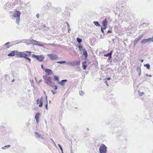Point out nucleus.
<instances>
[{"label":"nucleus","instance_id":"obj_15","mask_svg":"<svg viewBox=\"0 0 153 153\" xmlns=\"http://www.w3.org/2000/svg\"><path fill=\"white\" fill-rule=\"evenodd\" d=\"M149 42L147 39H144L142 40L141 42V43L143 44H144L146 43Z\"/></svg>","mask_w":153,"mask_h":153},{"label":"nucleus","instance_id":"obj_38","mask_svg":"<svg viewBox=\"0 0 153 153\" xmlns=\"http://www.w3.org/2000/svg\"><path fill=\"white\" fill-rule=\"evenodd\" d=\"M36 16L38 18H39V15L38 14H37L36 15Z\"/></svg>","mask_w":153,"mask_h":153},{"label":"nucleus","instance_id":"obj_8","mask_svg":"<svg viewBox=\"0 0 153 153\" xmlns=\"http://www.w3.org/2000/svg\"><path fill=\"white\" fill-rule=\"evenodd\" d=\"M16 13H14L13 16L15 18H18L20 17V15L21 14V12L19 11H16Z\"/></svg>","mask_w":153,"mask_h":153},{"label":"nucleus","instance_id":"obj_33","mask_svg":"<svg viewBox=\"0 0 153 153\" xmlns=\"http://www.w3.org/2000/svg\"><path fill=\"white\" fill-rule=\"evenodd\" d=\"M82 66L83 67V69L85 70V69L86 68V67H87L85 65H83Z\"/></svg>","mask_w":153,"mask_h":153},{"label":"nucleus","instance_id":"obj_44","mask_svg":"<svg viewBox=\"0 0 153 153\" xmlns=\"http://www.w3.org/2000/svg\"><path fill=\"white\" fill-rule=\"evenodd\" d=\"M105 82H106V84L107 85V86H108V84H107V81H105Z\"/></svg>","mask_w":153,"mask_h":153},{"label":"nucleus","instance_id":"obj_20","mask_svg":"<svg viewBox=\"0 0 153 153\" xmlns=\"http://www.w3.org/2000/svg\"><path fill=\"white\" fill-rule=\"evenodd\" d=\"M20 20V17L17 18L16 20V23L18 24H19V22Z\"/></svg>","mask_w":153,"mask_h":153},{"label":"nucleus","instance_id":"obj_24","mask_svg":"<svg viewBox=\"0 0 153 153\" xmlns=\"http://www.w3.org/2000/svg\"><path fill=\"white\" fill-rule=\"evenodd\" d=\"M149 42H153V36L152 38H149L147 39Z\"/></svg>","mask_w":153,"mask_h":153},{"label":"nucleus","instance_id":"obj_6","mask_svg":"<svg viewBox=\"0 0 153 153\" xmlns=\"http://www.w3.org/2000/svg\"><path fill=\"white\" fill-rule=\"evenodd\" d=\"M80 61H76L75 62H69L67 63V64L69 66H75L77 65H79Z\"/></svg>","mask_w":153,"mask_h":153},{"label":"nucleus","instance_id":"obj_29","mask_svg":"<svg viewBox=\"0 0 153 153\" xmlns=\"http://www.w3.org/2000/svg\"><path fill=\"white\" fill-rule=\"evenodd\" d=\"M57 63L59 64L65 63H66V62L65 61H59L57 62Z\"/></svg>","mask_w":153,"mask_h":153},{"label":"nucleus","instance_id":"obj_21","mask_svg":"<svg viewBox=\"0 0 153 153\" xmlns=\"http://www.w3.org/2000/svg\"><path fill=\"white\" fill-rule=\"evenodd\" d=\"M94 23L96 26H100V25L97 22L95 21L94 22Z\"/></svg>","mask_w":153,"mask_h":153},{"label":"nucleus","instance_id":"obj_39","mask_svg":"<svg viewBox=\"0 0 153 153\" xmlns=\"http://www.w3.org/2000/svg\"><path fill=\"white\" fill-rule=\"evenodd\" d=\"M51 91L53 94H55L56 93V92H54L53 91Z\"/></svg>","mask_w":153,"mask_h":153},{"label":"nucleus","instance_id":"obj_16","mask_svg":"<svg viewBox=\"0 0 153 153\" xmlns=\"http://www.w3.org/2000/svg\"><path fill=\"white\" fill-rule=\"evenodd\" d=\"M83 55L85 56V57L86 58L88 56V53L87 51L84 49L83 50Z\"/></svg>","mask_w":153,"mask_h":153},{"label":"nucleus","instance_id":"obj_31","mask_svg":"<svg viewBox=\"0 0 153 153\" xmlns=\"http://www.w3.org/2000/svg\"><path fill=\"white\" fill-rule=\"evenodd\" d=\"M45 108L48 110V102L47 101H46L45 102Z\"/></svg>","mask_w":153,"mask_h":153},{"label":"nucleus","instance_id":"obj_19","mask_svg":"<svg viewBox=\"0 0 153 153\" xmlns=\"http://www.w3.org/2000/svg\"><path fill=\"white\" fill-rule=\"evenodd\" d=\"M16 55L17 56V57H20V52L16 51Z\"/></svg>","mask_w":153,"mask_h":153},{"label":"nucleus","instance_id":"obj_18","mask_svg":"<svg viewBox=\"0 0 153 153\" xmlns=\"http://www.w3.org/2000/svg\"><path fill=\"white\" fill-rule=\"evenodd\" d=\"M111 52H110V53H108L107 54H105L104 55V56H105L109 57L111 56Z\"/></svg>","mask_w":153,"mask_h":153},{"label":"nucleus","instance_id":"obj_13","mask_svg":"<svg viewBox=\"0 0 153 153\" xmlns=\"http://www.w3.org/2000/svg\"><path fill=\"white\" fill-rule=\"evenodd\" d=\"M137 71L138 74L139 76L141 75V69L140 66H138L137 68Z\"/></svg>","mask_w":153,"mask_h":153},{"label":"nucleus","instance_id":"obj_1","mask_svg":"<svg viewBox=\"0 0 153 153\" xmlns=\"http://www.w3.org/2000/svg\"><path fill=\"white\" fill-rule=\"evenodd\" d=\"M31 52L30 51H27L25 52H20V57L25 58L29 61V62H30L31 59L28 57V56L31 55Z\"/></svg>","mask_w":153,"mask_h":153},{"label":"nucleus","instance_id":"obj_40","mask_svg":"<svg viewBox=\"0 0 153 153\" xmlns=\"http://www.w3.org/2000/svg\"><path fill=\"white\" fill-rule=\"evenodd\" d=\"M111 32V31L109 30H108L107 32L108 33H110Z\"/></svg>","mask_w":153,"mask_h":153},{"label":"nucleus","instance_id":"obj_25","mask_svg":"<svg viewBox=\"0 0 153 153\" xmlns=\"http://www.w3.org/2000/svg\"><path fill=\"white\" fill-rule=\"evenodd\" d=\"M9 44H10L9 42H7L5 44V45L7 46V48H8L10 47L9 46Z\"/></svg>","mask_w":153,"mask_h":153},{"label":"nucleus","instance_id":"obj_11","mask_svg":"<svg viewBox=\"0 0 153 153\" xmlns=\"http://www.w3.org/2000/svg\"><path fill=\"white\" fill-rule=\"evenodd\" d=\"M40 114L39 113H37L36 114L35 116V118L36 119V121L37 123H38L39 121V118L40 117Z\"/></svg>","mask_w":153,"mask_h":153},{"label":"nucleus","instance_id":"obj_3","mask_svg":"<svg viewBox=\"0 0 153 153\" xmlns=\"http://www.w3.org/2000/svg\"><path fill=\"white\" fill-rule=\"evenodd\" d=\"M100 153H106L107 147L104 144H102L99 149Z\"/></svg>","mask_w":153,"mask_h":153},{"label":"nucleus","instance_id":"obj_46","mask_svg":"<svg viewBox=\"0 0 153 153\" xmlns=\"http://www.w3.org/2000/svg\"><path fill=\"white\" fill-rule=\"evenodd\" d=\"M14 81V79H13L12 80V82H13Z\"/></svg>","mask_w":153,"mask_h":153},{"label":"nucleus","instance_id":"obj_7","mask_svg":"<svg viewBox=\"0 0 153 153\" xmlns=\"http://www.w3.org/2000/svg\"><path fill=\"white\" fill-rule=\"evenodd\" d=\"M47 56L51 60H56L58 58V56L56 54H48Z\"/></svg>","mask_w":153,"mask_h":153},{"label":"nucleus","instance_id":"obj_45","mask_svg":"<svg viewBox=\"0 0 153 153\" xmlns=\"http://www.w3.org/2000/svg\"><path fill=\"white\" fill-rule=\"evenodd\" d=\"M149 76H152L151 75H149Z\"/></svg>","mask_w":153,"mask_h":153},{"label":"nucleus","instance_id":"obj_9","mask_svg":"<svg viewBox=\"0 0 153 153\" xmlns=\"http://www.w3.org/2000/svg\"><path fill=\"white\" fill-rule=\"evenodd\" d=\"M42 98H41L40 99H38L36 100L37 104L39 105V107H41L42 106Z\"/></svg>","mask_w":153,"mask_h":153},{"label":"nucleus","instance_id":"obj_47","mask_svg":"<svg viewBox=\"0 0 153 153\" xmlns=\"http://www.w3.org/2000/svg\"><path fill=\"white\" fill-rule=\"evenodd\" d=\"M80 95H81V94H82V93H81L80 92Z\"/></svg>","mask_w":153,"mask_h":153},{"label":"nucleus","instance_id":"obj_5","mask_svg":"<svg viewBox=\"0 0 153 153\" xmlns=\"http://www.w3.org/2000/svg\"><path fill=\"white\" fill-rule=\"evenodd\" d=\"M45 82L48 85L51 86L53 84L51 81L50 77H45Z\"/></svg>","mask_w":153,"mask_h":153},{"label":"nucleus","instance_id":"obj_43","mask_svg":"<svg viewBox=\"0 0 153 153\" xmlns=\"http://www.w3.org/2000/svg\"><path fill=\"white\" fill-rule=\"evenodd\" d=\"M110 79V78L109 77H108V78H107V79H108V80Z\"/></svg>","mask_w":153,"mask_h":153},{"label":"nucleus","instance_id":"obj_30","mask_svg":"<svg viewBox=\"0 0 153 153\" xmlns=\"http://www.w3.org/2000/svg\"><path fill=\"white\" fill-rule=\"evenodd\" d=\"M140 39L139 38H137V39H135L134 42H135L136 43V42H138Z\"/></svg>","mask_w":153,"mask_h":153},{"label":"nucleus","instance_id":"obj_34","mask_svg":"<svg viewBox=\"0 0 153 153\" xmlns=\"http://www.w3.org/2000/svg\"><path fill=\"white\" fill-rule=\"evenodd\" d=\"M58 146H59V148H60V149L62 151V147L61 146H60V145H59V144H58Z\"/></svg>","mask_w":153,"mask_h":153},{"label":"nucleus","instance_id":"obj_35","mask_svg":"<svg viewBox=\"0 0 153 153\" xmlns=\"http://www.w3.org/2000/svg\"><path fill=\"white\" fill-rule=\"evenodd\" d=\"M41 68H42V69L43 70H45V68L44 67L43 65H42V64L41 65Z\"/></svg>","mask_w":153,"mask_h":153},{"label":"nucleus","instance_id":"obj_22","mask_svg":"<svg viewBox=\"0 0 153 153\" xmlns=\"http://www.w3.org/2000/svg\"><path fill=\"white\" fill-rule=\"evenodd\" d=\"M35 136L37 138L39 137L40 136V135H39L37 132H36L35 133Z\"/></svg>","mask_w":153,"mask_h":153},{"label":"nucleus","instance_id":"obj_36","mask_svg":"<svg viewBox=\"0 0 153 153\" xmlns=\"http://www.w3.org/2000/svg\"><path fill=\"white\" fill-rule=\"evenodd\" d=\"M143 36V35H141L140 36H139V37L138 38H140V39H141V38Z\"/></svg>","mask_w":153,"mask_h":153},{"label":"nucleus","instance_id":"obj_28","mask_svg":"<svg viewBox=\"0 0 153 153\" xmlns=\"http://www.w3.org/2000/svg\"><path fill=\"white\" fill-rule=\"evenodd\" d=\"M138 91V92H139V95L140 96H142L144 94V93L143 92H140L139 91Z\"/></svg>","mask_w":153,"mask_h":153},{"label":"nucleus","instance_id":"obj_4","mask_svg":"<svg viewBox=\"0 0 153 153\" xmlns=\"http://www.w3.org/2000/svg\"><path fill=\"white\" fill-rule=\"evenodd\" d=\"M107 21L106 19H105L103 21L102 23L103 27H101V31L102 33H104V31L103 30H105L106 28V26L107 25Z\"/></svg>","mask_w":153,"mask_h":153},{"label":"nucleus","instance_id":"obj_48","mask_svg":"<svg viewBox=\"0 0 153 153\" xmlns=\"http://www.w3.org/2000/svg\"><path fill=\"white\" fill-rule=\"evenodd\" d=\"M80 95H81V94H82V93H81L80 92Z\"/></svg>","mask_w":153,"mask_h":153},{"label":"nucleus","instance_id":"obj_41","mask_svg":"<svg viewBox=\"0 0 153 153\" xmlns=\"http://www.w3.org/2000/svg\"><path fill=\"white\" fill-rule=\"evenodd\" d=\"M67 26H68V28H69V25L68 24H67Z\"/></svg>","mask_w":153,"mask_h":153},{"label":"nucleus","instance_id":"obj_2","mask_svg":"<svg viewBox=\"0 0 153 153\" xmlns=\"http://www.w3.org/2000/svg\"><path fill=\"white\" fill-rule=\"evenodd\" d=\"M32 56L36 58L40 62L43 61L45 59V57L42 55H36L34 54H33Z\"/></svg>","mask_w":153,"mask_h":153},{"label":"nucleus","instance_id":"obj_12","mask_svg":"<svg viewBox=\"0 0 153 153\" xmlns=\"http://www.w3.org/2000/svg\"><path fill=\"white\" fill-rule=\"evenodd\" d=\"M16 51H12L9 53L8 56H13L16 55Z\"/></svg>","mask_w":153,"mask_h":153},{"label":"nucleus","instance_id":"obj_14","mask_svg":"<svg viewBox=\"0 0 153 153\" xmlns=\"http://www.w3.org/2000/svg\"><path fill=\"white\" fill-rule=\"evenodd\" d=\"M67 81L66 79H64L62 80V81L60 82H59L58 84L61 85L62 86H64L65 85V83Z\"/></svg>","mask_w":153,"mask_h":153},{"label":"nucleus","instance_id":"obj_42","mask_svg":"<svg viewBox=\"0 0 153 153\" xmlns=\"http://www.w3.org/2000/svg\"><path fill=\"white\" fill-rule=\"evenodd\" d=\"M55 79H57L58 78V77H55Z\"/></svg>","mask_w":153,"mask_h":153},{"label":"nucleus","instance_id":"obj_32","mask_svg":"<svg viewBox=\"0 0 153 153\" xmlns=\"http://www.w3.org/2000/svg\"><path fill=\"white\" fill-rule=\"evenodd\" d=\"M78 48L79 49V50L81 51V49L82 48V46L79 45L78 46Z\"/></svg>","mask_w":153,"mask_h":153},{"label":"nucleus","instance_id":"obj_26","mask_svg":"<svg viewBox=\"0 0 153 153\" xmlns=\"http://www.w3.org/2000/svg\"><path fill=\"white\" fill-rule=\"evenodd\" d=\"M51 86L55 90H56L57 89V87L56 85H52Z\"/></svg>","mask_w":153,"mask_h":153},{"label":"nucleus","instance_id":"obj_27","mask_svg":"<svg viewBox=\"0 0 153 153\" xmlns=\"http://www.w3.org/2000/svg\"><path fill=\"white\" fill-rule=\"evenodd\" d=\"M10 146L9 145H6L5 146H4V147H3L2 148L4 149H5L6 148V147H9Z\"/></svg>","mask_w":153,"mask_h":153},{"label":"nucleus","instance_id":"obj_10","mask_svg":"<svg viewBox=\"0 0 153 153\" xmlns=\"http://www.w3.org/2000/svg\"><path fill=\"white\" fill-rule=\"evenodd\" d=\"M45 71L48 75L52 74L53 73L52 70L50 69H45Z\"/></svg>","mask_w":153,"mask_h":153},{"label":"nucleus","instance_id":"obj_37","mask_svg":"<svg viewBox=\"0 0 153 153\" xmlns=\"http://www.w3.org/2000/svg\"><path fill=\"white\" fill-rule=\"evenodd\" d=\"M140 60L141 62H142L144 61L143 59H141Z\"/></svg>","mask_w":153,"mask_h":153},{"label":"nucleus","instance_id":"obj_49","mask_svg":"<svg viewBox=\"0 0 153 153\" xmlns=\"http://www.w3.org/2000/svg\"><path fill=\"white\" fill-rule=\"evenodd\" d=\"M35 79L36 80V78H35Z\"/></svg>","mask_w":153,"mask_h":153},{"label":"nucleus","instance_id":"obj_17","mask_svg":"<svg viewBox=\"0 0 153 153\" xmlns=\"http://www.w3.org/2000/svg\"><path fill=\"white\" fill-rule=\"evenodd\" d=\"M144 67H146L147 69H149L150 68V65L149 64H145L144 65Z\"/></svg>","mask_w":153,"mask_h":153},{"label":"nucleus","instance_id":"obj_23","mask_svg":"<svg viewBox=\"0 0 153 153\" xmlns=\"http://www.w3.org/2000/svg\"><path fill=\"white\" fill-rule=\"evenodd\" d=\"M76 39H77V41L79 43H80V42H81L82 41V39L79 38H76Z\"/></svg>","mask_w":153,"mask_h":153}]
</instances>
